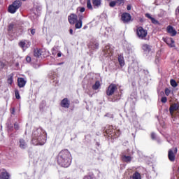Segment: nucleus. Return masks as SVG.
I'll list each match as a JSON object with an SVG mask.
<instances>
[{
	"label": "nucleus",
	"mask_w": 179,
	"mask_h": 179,
	"mask_svg": "<svg viewBox=\"0 0 179 179\" xmlns=\"http://www.w3.org/2000/svg\"><path fill=\"white\" fill-rule=\"evenodd\" d=\"M7 82L8 85H12V83H13V74H10L8 76Z\"/></svg>",
	"instance_id": "a878e982"
},
{
	"label": "nucleus",
	"mask_w": 179,
	"mask_h": 179,
	"mask_svg": "<svg viewBox=\"0 0 179 179\" xmlns=\"http://www.w3.org/2000/svg\"><path fill=\"white\" fill-rule=\"evenodd\" d=\"M0 179H9V173L8 172H2L0 174Z\"/></svg>",
	"instance_id": "4be33fe9"
},
{
	"label": "nucleus",
	"mask_w": 179,
	"mask_h": 179,
	"mask_svg": "<svg viewBox=\"0 0 179 179\" xmlns=\"http://www.w3.org/2000/svg\"><path fill=\"white\" fill-rule=\"evenodd\" d=\"M115 2L118 6H120V5H124V3H125V0H115Z\"/></svg>",
	"instance_id": "7c9ffc66"
},
{
	"label": "nucleus",
	"mask_w": 179,
	"mask_h": 179,
	"mask_svg": "<svg viewBox=\"0 0 179 179\" xmlns=\"http://www.w3.org/2000/svg\"><path fill=\"white\" fill-rule=\"evenodd\" d=\"M18 145L20 149H26V148H27V141L23 138H20L18 142Z\"/></svg>",
	"instance_id": "4468645a"
},
{
	"label": "nucleus",
	"mask_w": 179,
	"mask_h": 179,
	"mask_svg": "<svg viewBox=\"0 0 179 179\" xmlns=\"http://www.w3.org/2000/svg\"><path fill=\"white\" fill-rule=\"evenodd\" d=\"M12 114H15V108H13Z\"/></svg>",
	"instance_id": "de8ad7c7"
},
{
	"label": "nucleus",
	"mask_w": 179,
	"mask_h": 179,
	"mask_svg": "<svg viewBox=\"0 0 179 179\" xmlns=\"http://www.w3.org/2000/svg\"><path fill=\"white\" fill-rule=\"evenodd\" d=\"M118 61L120 66H124V65H125V62L124 61V57L120 55L118 57Z\"/></svg>",
	"instance_id": "b1692460"
},
{
	"label": "nucleus",
	"mask_w": 179,
	"mask_h": 179,
	"mask_svg": "<svg viewBox=\"0 0 179 179\" xmlns=\"http://www.w3.org/2000/svg\"><path fill=\"white\" fill-rule=\"evenodd\" d=\"M17 83L19 87H24L26 85V80H24V78H20L17 79Z\"/></svg>",
	"instance_id": "6ab92c4d"
},
{
	"label": "nucleus",
	"mask_w": 179,
	"mask_h": 179,
	"mask_svg": "<svg viewBox=\"0 0 179 179\" xmlns=\"http://www.w3.org/2000/svg\"><path fill=\"white\" fill-rule=\"evenodd\" d=\"M61 55H62L61 53L57 54V57H61Z\"/></svg>",
	"instance_id": "8fccbe9b"
},
{
	"label": "nucleus",
	"mask_w": 179,
	"mask_h": 179,
	"mask_svg": "<svg viewBox=\"0 0 179 179\" xmlns=\"http://www.w3.org/2000/svg\"><path fill=\"white\" fill-rule=\"evenodd\" d=\"M137 36L141 40H146V37L148 36V31L145 30L143 27H139L136 30Z\"/></svg>",
	"instance_id": "20e7f679"
},
{
	"label": "nucleus",
	"mask_w": 179,
	"mask_h": 179,
	"mask_svg": "<svg viewBox=\"0 0 179 179\" xmlns=\"http://www.w3.org/2000/svg\"><path fill=\"white\" fill-rule=\"evenodd\" d=\"M86 29H87V26H85V27H83V29H84V30H86Z\"/></svg>",
	"instance_id": "09e8293b"
},
{
	"label": "nucleus",
	"mask_w": 179,
	"mask_h": 179,
	"mask_svg": "<svg viewBox=\"0 0 179 179\" xmlns=\"http://www.w3.org/2000/svg\"><path fill=\"white\" fill-rule=\"evenodd\" d=\"M60 104L61 106L64 108H69L70 102L69 100L67 99V98H64L63 100H62Z\"/></svg>",
	"instance_id": "2eb2a0df"
},
{
	"label": "nucleus",
	"mask_w": 179,
	"mask_h": 179,
	"mask_svg": "<svg viewBox=\"0 0 179 179\" xmlns=\"http://www.w3.org/2000/svg\"><path fill=\"white\" fill-rule=\"evenodd\" d=\"M145 16L148 18L150 19V20L153 18V17H152V15H150V14L149 13H146Z\"/></svg>",
	"instance_id": "e433bc0d"
},
{
	"label": "nucleus",
	"mask_w": 179,
	"mask_h": 179,
	"mask_svg": "<svg viewBox=\"0 0 179 179\" xmlns=\"http://www.w3.org/2000/svg\"><path fill=\"white\" fill-rule=\"evenodd\" d=\"M151 22L152 23H153L154 24H159V21L156 20V19L155 18H151Z\"/></svg>",
	"instance_id": "f704fd0d"
},
{
	"label": "nucleus",
	"mask_w": 179,
	"mask_h": 179,
	"mask_svg": "<svg viewBox=\"0 0 179 179\" xmlns=\"http://www.w3.org/2000/svg\"><path fill=\"white\" fill-rule=\"evenodd\" d=\"M42 52L43 51L41 49H35L34 51V57H36V58H39L40 57H41L42 55Z\"/></svg>",
	"instance_id": "aec40b11"
},
{
	"label": "nucleus",
	"mask_w": 179,
	"mask_h": 179,
	"mask_svg": "<svg viewBox=\"0 0 179 179\" xmlns=\"http://www.w3.org/2000/svg\"><path fill=\"white\" fill-rule=\"evenodd\" d=\"M15 29H16V25L15 24V23L12 22L9 24V25L8 26V34H10V33H13L15 31Z\"/></svg>",
	"instance_id": "dca6fc26"
},
{
	"label": "nucleus",
	"mask_w": 179,
	"mask_h": 179,
	"mask_svg": "<svg viewBox=\"0 0 179 179\" xmlns=\"http://www.w3.org/2000/svg\"><path fill=\"white\" fill-rule=\"evenodd\" d=\"M122 160H123L125 163H131V161L132 160V157L123 155L122 157Z\"/></svg>",
	"instance_id": "a211bd4d"
},
{
	"label": "nucleus",
	"mask_w": 179,
	"mask_h": 179,
	"mask_svg": "<svg viewBox=\"0 0 179 179\" xmlns=\"http://www.w3.org/2000/svg\"><path fill=\"white\" fill-rule=\"evenodd\" d=\"M19 45H20V47H21V48H22V50L24 51H25V50H27V48H29V47H30V41H22L19 43Z\"/></svg>",
	"instance_id": "1a4fd4ad"
},
{
	"label": "nucleus",
	"mask_w": 179,
	"mask_h": 179,
	"mask_svg": "<svg viewBox=\"0 0 179 179\" xmlns=\"http://www.w3.org/2000/svg\"><path fill=\"white\" fill-rule=\"evenodd\" d=\"M46 141L47 134H45L44 130L40 128H35L33 130L31 140L33 145H35V146H37L38 145L43 146V145L45 143Z\"/></svg>",
	"instance_id": "f257e3e1"
},
{
	"label": "nucleus",
	"mask_w": 179,
	"mask_h": 179,
	"mask_svg": "<svg viewBox=\"0 0 179 179\" xmlns=\"http://www.w3.org/2000/svg\"><path fill=\"white\" fill-rule=\"evenodd\" d=\"M87 8L90 10H93V6L92 5V1H90V0L87 1Z\"/></svg>",
	"instance_id": "bb28decb"
},
{
	"label": "nucleus",
	"mask_w": 179,
	"mask_h": 179,
	"mask_svg": "<svg viewBox=\"0 0 179 179\" xmlns=\"http://www.w3.org/2000/svg\"><path fill=\"white\" fill-rule=\"evenodd\" d=\"M69 33H70V34H73V30L72 29H71L69 30Z\"/></svg>",
	"instance_id": "a18cd8bd"
},
{
	"label": "nucleus",
	"mask_w": 179,
	"mask_h": 179,
	"mask_svg": "<svg viewBox=\"0 0 179 179\" xmlns=\"http://www.w3.org/2000/svg\"><path fill=\"white\" fill-rule=\"evenodd\" d=\"M117 136H120V131L117 132V134H116Z\"/></svg>",
	"instance_id": "3c124183"
},
{
	"label": "nucleus",
	"mask_w": 179,
	"mask_h": 179,
	"mask_svg": "<svg viewBox=\"0 0 179 179\" xmlns=\"http://www.w3.org/2000/svg\"><path fill=\"white\" fill-rule=\"evenodd\" d=\"M80 12H81V13L85 12V8L84 7L80 8Z\"/></svg>",
	"instance_id": "c03bdc74"
},
{
	"label": "nucleus",
	"mask_w": 179,
	"mask_h": 179,
	"mask_svg": "<svg viewBox=\"0 0 179 179\" xmlns=\"http://www.w3.org/2000/svg\"><path fill=\"white\" fill-rule=\"evenodd\" d=\"M90 48H92V50H97V48H99V43H91L90 45Z\"/></svg>",
	"instance_id": "5701e85b"
},
{
	"label": "nucleus",
	"mask_w": 179,
	"mask_h": 179,
	"mask_svg": "<svg viewBox=\"0 0 179 179\" xmlns=\"http://www.w3.org/2000/svg\"><path fill=\"white\" fill-rule=\"evenodd\" d=\"M92 5L95 9L101 6V0H92Z\"/></svg>",
	"instance_id": "f3484780"
},
{
	"label": "nucleus",
	"mask_w": 179,
	"mask_h": 179,
	"mask_svg": "<svg viewBox=\"0 0 179 179\" xmlns=\"http://www.w3.org/2000/svg\"><path fill=\"white\" fill-rule=\"evenodd\" d=\"M22 1H26V0H22Z\"/></svg>",
	"instance_id": "864d4df0"
},
{
	"label": "nucleus",
	"mask_w": 179,
	"mask_h": 179,
	"mask_svg": "<svg viewBox=\"0 0 179 179\" xmlns=\"http://www.w3.org/2000/svg\"><path fill=\"white\" fill-rule=\"evenodd\" d=\"M70 24H75L78 20V15L76 14H71L68 17Z\"/></svg>",
	"instance_id": "f8f14e48"
},
{
	"label": "nucleus",
	"mask_w": 179,
	"mask_h": 179,
	"mask_svg": "<svg viewBox=\"0 0 179 179\" xmlns=\"http://www.w3.org/2000/svg\"><path fill=\"white\" fill-rule=\"evenodd\" d=\"M131 14L128 13H124L122 15V20L123 23H129V22H131Z\"/></svg>",
	"instance_id": "9d476101"
},
{
	"label": "nucleus",
	"mask_w": 179,
	"mask_h": 179,
	"mask_svg": "<svg viewBox=\"0 0 179 179\" xmlns=\"http://www.w3.org/2000/svg\"><path fill=\"white\" fill-rule=\"evenodd\" d=\"M177 152H178L177 148H173L169 150L168 157L170 162H174V160H176V155H177Z\"/></svg>",
	"instance_id": "423d86ee"
},
{
	"label": "nucleus",
	"mask_w": 179,
	"mask_h": 179,
	"mask_svg": "<svg viewBox=\"0 0 179 179\" xmlns=\"http://www.w3.org/2000/svg\"><path fill=\"white\" fill-rule=\"evenodd\" d=\"M26 61L27 62H31V57H30L29 56L26 57Z\"/></svg>",
	"instance_id": "4c0bfd02"
},
{
	"label": "nucleus",
	"mask_w": 179,
	"mask_h": 179,
	"mask_svg": "<svg viewBox=\"0 0 179 179\" xmlns=\"http://www.w3.org/2000/svg\"><path fill=\"white\" fill-rule=\"evenodd\" d=\"M170 93H171V91L169 88L165 89L166 96H170Z\"/></svg>",
	"instance_id": "72a5a7b5"
},
{
	"label": "nucleus",
	"mask_w": 179,
	"mask_h": 179,
	"mask_svg": "<svg viewBox=\"0 0 179 179\" xmlns=\"http://www.w3.org/2000/svg\"><path fill=\"white\" fill-rule=\"evenodd\" d=\"M117 85L110 84L106 90L107 96H113V94L115 93V91L117 90Z\"/></svg>",
	"instance_id": "0eeeda50"
},
{
	"label": "nucleus",
	"mask_w": 179,
	"mask_h": 179,
	"mask_svg": "<svg viewBox=\"0 0 179 179\" xmlns=\"http://www.w3.org/2000/svg\"><path fill=\"white\" fill-rule=\"evenodd\" d=\"M14 128H15V129H19V124H17V123H15V124H14Z\"/></svg>",
	"instance_id": "79ce46f5"
},
{
	"label": "nucleus",
	"mask_w": 179,
	"mask_h": 179,
	"mask_svg": "<svg viewBox=\"0 0 179 179\" xmlns=\"http://www.w3.org/2000/svg\"><path fill=\"white\" fill-rule=\"evenodd\" d=\"M163 41H164V43H166L169 47H171V48L176 47L173 38H163Z\"/></svg>",
	"instance_id": "6e6552de"
},
{
	"label": "nucleus",
	"mask_w": 179,
	"mask_h": 179,
	"mask_svg": "<svg viewBox=\"0 0 179 179\" xmlns=\"http://www.w3.org/2000/svg\"><path fill=\"white\" fill-rule=\"evenodd\" d=\"M162 103H166L167 102V98L166 97H162L161 99Z\"/></svg>",
	"instance_id": "c9c22d12"
},
{
	"label": "nucleus",
	"mask_w": 179,
	"mask_h": 179,
	"mask_svg": "<svg viewBox=\"0 0 179 179\" xmlns=\"http://www.w3.org/2000/svg\"><path fill=\"white\" fill-rule=\"evenodd\" d=\"M99 87H100V82L96 81L95 83V84L92 86V89L94 90H97V89H99Z\"/></svg>",
	"instance_id": "cd10ccee"
},
{
	"label": "nucleus",
	"mask_w": 179,
	"mask_h": 179,
	"mask_svg": "<svg viewBox=\"0 0 179 179\" xmlns=\"http://www.w3.org/2000/svg\"><path fill=\"white\" fill-rule=\"evenodd\" d=\"M114 52V47L113 45H108L105 46L103 49V54L105 57H111Z\"/></svg>",
	"instance_id": "39448f33"
},
{
	"label": "nucleus",
	"mask_w": 179,
	"mask_h": 179,
	"mask_svg": "<svg viewBox=\"0 0 179 179\" xmlns=\"http://www.w3.org/2000/svg\"><path fill=\"white\" fill-rule=\"evenodd\" d=\"M166 31L167 33L170 34V36L172 37L177 35V31H176V29H174V28H173V27L171 25L167 27Z\"/></svg>",
	"instance_id": "ddd939ff"
},
{
	"label": "nucleus",
	"mask_w": 179,
	"mask_h": 179,
	"mask_svg": "<svg viewBox=\"0 0 179 179\" xmlns=\"http://www.w3.org/2000/svg\"><path fill=\"white\" fill-rule=\"evenodd\" d=\"M127 10H131V6L129 5L127 6Z\"/></svg>",
	"instance_id": "49530a36"
},
{
	"label": "nucleus",
	"mask_w": 179,
	"mask_h": 179,
	"mask_svg": "<svg viewBox=\"0 0 179 179\" xmlns=\"http://www.w3.org/2000/svg\"><path fill=\"white\" fill-rule=\"evenodd\" d=\"M83 24V22L82 21L77 20L76 22L75 27L76 29H82Z\"/></svg>",
	"instance_id": "393cba45"
},
{
	"label": "nucleus",
	"mask_w": 179,
	"mask_h": 179,
	"mask_svg": "<svg viewBox=\"0 0 179 179\" xmlns=\"http://www.w3.org/2000/svg\"><path fill=\"white\" fill-rule=\"evenodd\" d=\"M170 84L172 86V87H177L178 86V84H177V82L175 81V80L171 79L170 80Z\"/></svg>",
	"instance_id": "c85d7f7f"
},
{
	"label": "nucleus",
	"mask_w": 179,
	"mask_h": 179,
	"mask_svg": "<svg viewBox=\"0 0 179 179\" xmlns=\"http://www.w3.org/2000/svg\"><path fill=\"white\" fill-rule=\"evenodd\" d=\"M115 5H117V1H112L109 3V6H110V8H114Z\"/></svg>",
	"instance_id": "2f4dec72"
},
{
	"label": "nucleus",
	"mask_w": 179,
	"mask_h": 179,
	"mask_svg": "<svg viewBox=\"0 0 179 179\" xmlns=\"http://www.w3.org/2000/svg\"><path fill=\"white\" fill-rule=\"evenodd\" d=\"M178 108L179 106L178 103L172 104L169 108L171 115H174V111H177V113H179Z\"/></svg>",
	"instance_id": "9b49d317"
},
{
	"label": "nucleus",
	"mask_w": 179,
	"mask_h": 179,
	"mask_svg": "<svg viewBox=\"0 0 179 179\" xmlns=\"http://www.w3.org/2000/svg\"><path fill=\"white\" fill-rule=\"evenodd\" d=\"M142 50H143V51H147L149 52V51H150V50H152V46L149 45L148 44H143L142 45Z\"/></svg>",
	"instance_id": "412c9836"
},
{
	"label": "nucleus",
	"mask_w": 179,
	"mask_h": 179,
	"mask_svg": "<svg viewBox=\"0 0 179 179\" xmlns=\"http://www.w3.org/2000/svg\"><path fill=\"white\" fill-rule=\"evenodd\" d=\"M15 94L16 99H20V94H19V90H15Z\"/></svg>",
	"instance_id": "473e14b6"
},
{
	"label": "nucleus",
	"mask_w": 179,
	"mask_h": 179,
	"mask_svg": "<svg viewBox=\"0 0 179 179\" xmlns=\"http://www.w3.org/2000/svg\"><path fill=\"white\" fill-rule=\"evenodd\" d=\"M177 9H178V13H179V6L178 7V8H177Z\"/></svg>",
	"instance_id": "603ef678"
},
{
	"label": "nucleus",
	"mask_w": 179,
	"mask_h": 179,
	"mask_svg": "<svg viewBox=\"0 0 179 179\" xmlns=\"http://www.w3.org/2000/svg\"><path fill=\"white\" fill-rule=\"evenodd\" d=\"M71 152L68 150H62L58 155L57 162L62 167H69L71 166Z\"/></svg>",
	"instance_id": "f03ea898"
},
{
	"label": "nucleus",
	"mask_w": 179,
	"mask_h": 179,
	"mask_svg": "<svg viewBox=\"0 0 179 179\" xmlns=\"http://www.w3.org/2000/svg\"><path fill=\"white\" fill-rule=\"evenodd\" d=\"M133 179H141V173L136 172L134 175H133Z\"/></svg>",
	"instance_id": "c756f323"
},
{
	"label": "nucleus",
	"mask_w": 179,
	"mask_h": 179,
	"mask_svg": "<svg viewBox=\"0 0 179 179\" xmlns=\"http://www.w3.org/2000/svg\"><path fill=\"white\" fill-rule=\"evenodd\" d=\"M151 138H152V139H156V134L155 133H152Z\"/></svg>",
	"instance_id": "ea45409f"
},
{
	"label": "nucleus",
	"mask_w": 179,
	"mask_h": 179,
	"mask_svg": "<svg viewBox=\"0 0 179 179\" xmlns=\"http://www.w3.org/2000/svg\"><path fill=\"white\" fill-rule=\"evenodd\" d=\"M84 17H84L83 15H79L78 21L82 22V20H83V18H84Z\"/></svg>",
	"instance_id": "a19ab883"
},
{
	"label": "nucleus",
	"mask_w": 179,
	"mask_h": 179,
	"mask_svg": "<svg viewBox=\"0 0 179 179\" xmlns=\"http://www.w3.org/2000/svg\"><path fill=\"white\" fill-rule=\"evenodd\" d=\"M20 6H22V2L19 0L15 1V2L9 6L8 11L10 13H15Z\"/></svg>",
	"instance_id": "7ed1b4c3"
},
{
	"label": "nucleus",
	"mask_w": 179,
	"mask_h": 179,
	"mask_svg": "<svg viewBox=\"0 0 179 179\" xmlns=\"http://www.w3.org/2000/svg\"><path fill=\"white\" fill-rule=\"evenodd\" d=\"M83 179H94L92 176H85Z\"/></svg>",
	"instance_id": "37998d69"
},
{
	"label": "nucleus",
	"mask_w": 179,
	"mask_h": 179,
	"mask_svg": "<svg viewBox=\"0 0 179 179\" xmlns=\"http://www.w3.org/2000/svg\"><path fill=\"white\" fill-rule=\"evenodd\" d=\"M31 34H32V36H34V34H36V29H31Z\"/></svg>",
	"instance_id": "58836bf2"
}]
</instances>
